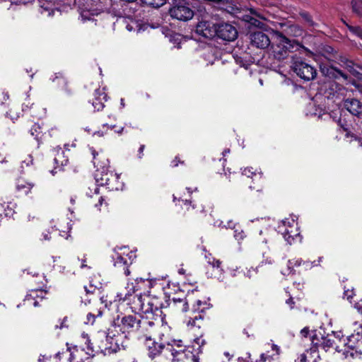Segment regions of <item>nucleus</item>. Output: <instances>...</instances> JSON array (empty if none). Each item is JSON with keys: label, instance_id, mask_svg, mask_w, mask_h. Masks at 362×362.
I'll list each match as a JSON object with an SVG mask.
<instances>
[{"label": "nucleus", "instance_id": "nucleus-62", "mask_svg": "<svg viewBox=\"0 0 362 362\" xmlns=\"http://www.w3.org/2000/svg\"><path fill=\"white\" fill-rule=\"evenodd\" d=\"M272 349L273 350H278V346L276 345H275V344H273Z\"/></svg>", "mask_w": 362, "mask_h": 362}, {"label": "nucleus", "instance_id": "nucleus-44", "mask_svg": "<svg viewBox=\"0 0 362 362\" xmlns=\"http://www.w3.org/2000/svg\"><path fill=\"white\" fill-rule=\"evenodd\" d=\"M84 289L87 293H93L96 290V287L90 285L88 288L87 286H84Z\"/></svg>", "mask_w": 362, "mask_h": 362}, {"label": "nucleus", "instance_id": "nucleus-6", "mask_svg": "<svg viewBox=\"0 0 362 362\" xmlns=\"http://www.w3.org/2000/svg\"><path fill=\"white\" fill-rule=\"evenodd\" d=\"M144 337L146 339L144 344L148 356L151 360L156 359L155 362H165L163 353H164L165 355L170 354V353L168 351H165V350L170 348L169 346L165 347L163 344L155 341L150 336L147 335Z\"/></svg>", "mask_w": 362, "mask_h": 362}, {"label": "nucleus", "instance_id": "nucleus-49", "mask_svg": "<svg viewBox=\"0 0 362 362\" xmlns=\"http://www.w3.org/2000/svg\"><path fill=\"white\" fill-rule=\"evenodd\" d=\"M33 163V158L31 156H29L28 158L23 161V163L26 165H29L30 163Z\"/></svg>", "mask_w": 362, "mask_h": 362}, {"label": "nucleus", "instance_id": "nucleus-32", "mask_svg": "<svg viewBox=\"0 0 362 362\" xmlns=\"http://www.w3.org/2000/svg\"><path fill=\"white\" fill-rule=\"evenodd\" d=\"M349 31L362 40V28L360 26H352L346 24Z\"/></svg>", "mask_w": 362, "mask_h": 362}, {"label": "nucleus", "instance_id": "nucleus-42", "mask_svg": "<svg viewBox=\"0 0 362 362\" xmlns=\"http://www.w3.org/2000/svg\"><path fill=\"white\" fill-rule=\"evenodd\" d=\"M354 295L353 290H346L344 293V298H346L347 300H350Z\"/></svg>", "mask_w": 362, "mask_h": 362}, {"label": "nucleus", "instance_id": "nucleus-64", "mask_svg": "<svg viewBox=\"0 0 362 362\" xmlns=\"http://www.w3.org/2000/svg\"><path fill=\"white\" fill-rule=\"evenodd\" d=\"M359 329L361 330V337H362V324L359 325Z\"/></svg>", "mask_w": 362, "mask_h": 362}, {"label": "nucleus", "instance_id": "nucleus-48", "mask_svg": "<svg viewBox=\"0 0 362 362\" xmlns=\"http://www.w3.org/2000/svg\"><path fill=\"white\" fill-rule=\"evenodd\" d=\"M346 136L347 137H349V136L354 137V136H353L352 134H350V132H347V133H346ZM354 138H355V143H356L358 146H361V148H362V144H361V140H360V139H358L356 136H354Z\"/></svg>", "mask_w": 362, "mask_h": 362}, {"label": "nucleus", "instance_id": "nucleus-22", "mask_svg": "<svg viewBox=\"0 0 362 362\" xmlns=\"http://www.w3.org/2000/svg\"><path fill=\"white\" fill-rule=\"evenodd\" d=\"M106 98L107 95L104 92L100 90H96L95 98L93 102V106L94 107L95 110L100 111L103 109L105 106L103 100L106 101Z\"/></svg>", "mask_w": 362, "mask_h": 362}, {"label": "nucleus", "instance_id": "nucleus-9", "mask_svg": "<svg viewBox=\"0 0 362 362\" xmlns=\"http://www.w3.org/2000/svg\"><path fill=\"white\" fill-rule=\"evenodd\" d=\"M167 351L173 357L172 362H199L198 358L190 350H175L173 348L168 349L165 350V351Z\"/></svg>", "mask_w": 362, "mask_h": 362}, {"label": "nucleus", "instance_id": "nucleus-37", "mask_svg": "<svg viewBox=\"0 0 362 362\" xmlns=\"http://www.w3.org/2000/svg\"><path fill=\"white\" fill-rule=\"evenodd\" d=\"M345 64L346 67L354 76H357L360 74V73L354 68V64L353 62L347 60L345 62Z\"/></svg>", "mask_w": 362, "mask_h": 362}, {"label": "nucleus", "instance_id": "nucleus-52", "mask_svg": "<svg viewBox=\"0 0 362 362\" xmlns=\"http://www.w3.org/2000/svg\"><path fill=\"white\" fill-rule=\"evenodd\" d=\"M196 343L199 346H203L205 344V340L202 338H197L196 339Z\"/></svg>", "mask_w": 362, "mask_h": 362}, {"label": "nucleus", "instance_id": "nucleus-58", "mask_svg": "<svg viewBox=\"0 0 362 362\" xmlns=\"http://www.w3.org/2000/svg\"><path fill=\"white\" fill-rule=\"evenodd\" d=\"M105 132L103 131H98L94 133V135H98V136H103Z\"/></svg>", "mask_w": 362, "mask_h": 362}, {"label": "nucleus", "instance_id": "nucleus-43", "mask_svg": "<svg viewBox=\"0 0 362 362\" xmlns=\"http://www.w3.org/2000/svg\"><path fill=\"white\" fill-rule=\"evenodd\" d=\"M209 263L212 266L213 268L218 269L220 268L221 262L219 260L214 259L212 262L209 261Z\"/></svg>", "mask_w": 362, "mask_h": 362}, {"label": "nucleus", "instance_id": "nucleus-10", "mask_svg": "<svg viewBox=\"0 0 362 362\" xmlns=\"http://www.w3.org/2000/svg\"><path fill=\"white\" fill-rule=\"evenodd\" d=\"M250 44L252 47L264 49L272 45V40L269 35L264 32L257 31L250 34Z\"/></svg>", "mask_w": 362, "mask_h": 362}, {"label": "nucleus", "instance_id": "nucleus-28", "mask_svg": "<svg viewBox=\"0 0 362 362\" xmlns=\"http://www.w3.org/2000/svg\"><path fill=\"white\" fill-rule=\"evenodd\" d=\"M46 292L42 290H35L32 291L31 293L26 296L25 301L28 302L30 300H35V298H40L42 300L45 298Z\"/></svg>", "mask_w": 362, "mask_h": 362}, {"label": "nucleus", "instance_id": "nucleus-40", "mask_svg": "<svg viewBox=\"0 0 362 362\" xmlns=\"http://www.w3.org/2000/svg\"><path fill=\"white\" fill-rule=\"evenodd\" d=\"M110 339L112 341H115V346H112V344L110 345V346H109L108 348H107L108 350H109V352L112 351V352H116L118 349H119V347L117 344V339H114L113 338H110ZM110 344H112V341L110 342Z\"/></svg>", "mask_w": 362, "mask_h": 362}, {"label": "nucleus", "instance_id": "nucleus-51", "mask_svg": "<svg viewBox=\"0 0 362 362\" xmlns=\"http://www.w3.org/2000/svg\"><path fill=\"white\" fill-rule=\"evenodd\" d=\"M308 332H309V329H308V328L305 327V328H303V329L301 330L300 334H301L303 337H307V335H308Z\"/></svg>", "mask_w": 362, "mask_h": 362}, {"label": "nucleus", "instance_id": "nucleus-29", "mask_svg": "<svg viewBox=\"0 0 362 362\" xmlns=\"http://www.w3.org/2000/svg\"><path fill=\"white\" fill-rule=\"evenodd\" d=\"M57 156L54 159V163L58 166H63V165H66V163L68 162V159L66 158L65 156H64V151L61 148H59V150H57Z\"/></svg>", "mask_w": 362, "mask_h": 362}, {"label": "nucleus", "instance_id": "nucleus-5", "mask_svg": "<svg viewBox=\"0 0 362 362\" xmlns=\"http://www.w3.org/2000/svg\"><path fill=\"white\" fill-rule=\"evenodd\" d=\"M169 14L173 18L187 21L193 18L194 13L187 0H174Z\"/></svg>", "mask_w": 362, "mask_h": 362}, {"label": "nucleus", "instance_id": "nucleus-33", "mask_svg": "<svg viewBox=\"0 0 362 362\" xmlns=\"http://www.w3.org/2000/svg\"><path fill=\"white\" fill-rule=\"evenodd\" d=\"M126 265H127V260L123 257L117 255L115 260L114 266L118 268H123Z\"/></svg>", "mask_w": 362, "mask_h": 362}, {"label": "nucleus", "instance_id": "nucleus-60", "mask_svg": "<svg viewBox=\"0 0 362 362\" xmlns=\"http://www.w3.org/2000/svg\"><path fill=\"white\" fill-rule=\"evenodd\" d=\"M38 305H39V301L37 300H35V301L33 302V305L35 307H37V306H38Z\"/></svg>", "mask_w": 362, "mask_h": 362}, {"label": "nucleus", "instance_id": "nucleus-8", "mask_svg": "<svg viewBox=\"0 0 362 362\" xmlns=\"http://www.w3.org/2000/svg\"><path fill=\"white\" fill-rule=\"evenodd\" d=\"M298 223L294 219H285L282 221L281 225L279 226V232L281 233L284 239L291 245L296 239L300 238V233L297 227Z\"/></svg>", "mask_w": 362, "mask_h": 362}, {"label": "nucleus", "instance_id": "nucleus-54", "mask_svg": "<svg viewBox=\"0 0 362 362\" xmlns=\"http://www.w3.org/2000/svg\"><path fill=\"white\" fill-rule=\"evenodd\" d=\"M122 269L124 270V273L126 276H128L130 274V271L127 265Z\"/></svg>", "mask_w": 362, "mask_h": 362}, {"label": "nucleus", "instance_id": "nucleus-59", "mask_svg": "<svg viewBox=\"0 0 362 362\" xmlns=\"http://www.w3.org/2000/svg\"><path fill=\"white\" fill-rule=\"evenodd\" d=\"M120 105H121V106H122V107H124L125 106L124 100V99H123V98H122V99L120 100Z\"/></svg>", "mask_w": 362, "mask_h": 362}, {"label": "nucleus", "instance_id": "nucleus-55", "mask_svg": "<svg viewBox=\"0 0 362 362\" xmlns=\"http://www.w3.org/2000/svg\"><path fill=\"white\" fill-rule=\"evenodd\" d=\"M66 321H67V317H65L64 318V320H63V322H62V324H61V325L59 327L60 329H62V328H63L64 327H68L66 325H65V323H66Z\"/></svg>", "mask_w": 362, "mask_h": 362}, {"label": "nucleus", "instance_id": "nucleus-50", "mask_svg": "<svg viewBox=\"0 0 362 362\" xmlns=\"http://www.w3.org/2000/svg\"><path fill=\"white\" fill-rule=\"evenodd\" d=\"M286 304L290 305L291 308H293L294 301H293V299L291 297L289 298L288 300H286Z\"/></svg>", "mask_w": 362, "mask_h": 362}, {"label": "nucleus", "instance_id": "nucleus-1", "mask_svg": "<svg viewBox=\"0 0 362 362\" xmlns=\"http://www.w3.org/2000/svg\"><path fill=\"white\" fill-rule=\"evenodd\" d=\"M113 325L124 334L126 338L151 335L155 331L153 321L141 316L128 315L122 317L118 316L113 321Z\"/></svg>", "mask_w": 362, "mask_h": 362}, {"label": "nucleus", "instance_id": "nucleus-27", "mask_svg": "<svg viewBox=\"0 0 362 362\" xmlns=\"http://www.w3.org/2000/svg\"><path fill=\"white\" fill-rule=\"evenodd\" d=\"M351 4L353 13L362 19V0H352Z\"/></svg>", "mask_w": 362, "mask_h": 362}, {"label": "nucleus", "instance_id": "nucleus-36", "mask_svg": "<svg viewBox=\"0 0 362 362\" xmlns=\"http://www.w3.org/2000/svg\"><path fill=\"white\" fill-rule=\"evenodd\" d=\"M300 16L310 26H314L315 23L313 22L311 16L307 12L300 13Z\"/></svg>", "mask_w": 362, "mask_h": 362}, {"label": "nucleus", "instance_id": "nucleus-14", "mask_svg": "<svg viewBox=\"0 0 362 362\" xmlns=\"http://www.w3.org/2000/svg\"><path fill=\"white\" fill-rule=\"evenodd\" d=\"M344 107L352 115L362 117V103L355 98H348L344 101Z\"/></svg>", "mask_w": 362, "mask_h": 362}, {"label": "nucleus", "instance_id": "nucleus-16", "mask_svg": "<svg viewBox=\"0 0 362 362\" xmlns=\"http://www.w3.org/2000/svg\"><path fill=\"white\" fill-rule=\"evenodd\" d=\"M320 71L323 75L332 78H338L339 77H342L346 80L348 78L346 74H344L341 71L333 66H320Z\"/></svg>", "mask_w": 362, "mask_h": 362}, {"label": "nucleus", "instance_id": "nucleus-39", "mask_svg": "<svg viewBox=\"0 0 362 362\" xmlns=\"http://www.w3.org/2000/svg\"><path fill=\"white\" fill-rule=\"evenodd\" d=\"M103 127L105 128V127H107V129H115V132H117V134H121L124 130V127H122L119 129H116V126L115 125H108L107 124H104L103 125Z\"/></svg>", "mask_w": 362, "mask_h": 362}, {"label": "nucleus", "instance_id": "nucleus-4", "mask_svg": "<svg viewBox=\"0 0 362 362\" xmlns=\"http://www.w3.org/2000/svg\"><path fill=\"white\" fill-rule=\"evenodd\" d=\"M355 334H352L351 336L342 339L344 348H341L339 346H336V351L341 353L344 356V358H361L362 352L355 350V341H358L362 339L361 330L359 329V327L355 330ZM339 340L341 341V339Z\"/></svg>", "mask_w": 362, "mask_h": 362}, {"label": "nucleus", "instance_id": "nucleus-46", "mask_svg": "<svg viewBox=\"0 0 362 362\" xmlns=\"http://www.w3.org/2000/svg\"><path fill=\"white\" fill-rule=\"evenodd\" d=\"M87 341H88V344H87V350H88L87 354L88 355L93 356V353L94 351H93V347L90 346V340H87Z\"/></svg>", "mask_w": 362, "mask_h": 362}, {"label": "nucleus", "instance_id": "nucleus-21", "mask_svg": "<svg viewBox=\"0 0 362 362\" xmlns=\"http://www.w3.org/2000/svg\"><path fill=\"white\" fill-rule=\"evenodd\" d=\"M35 186L33 182H28L24 180H18L16 183V190L23 194H28Z\"/></svg>", "mask_w": 362, "mask_h": 362}, {"label": "nucleus", "instance_id": "nucleus-47", "mask_svg": "<svg viewBox=\"0 0 362 362\" xmlns=\"http://www.w3.org/2000/svg\"><path fill=\"white\" fill-rule=\"evenodd\" d=\"M181 342H182L181 341H177V342H175L174 345H173V346H169L170 348H172V347H173L175 350H176V349H175V346H177V347L179 349L178 350H180V349H182V350H183V349H185V348H183V346L181 344Z\"/></svg>", "mask_w": 362, "mask_h": 362}, {"label": "nucleus", "instance_id": "nucleus-24", "mask_svg": "<svg viewBox=\"0 0 362 362\" xmlns=\"http://www.w3.org/2000/svg\"><path fill=\"white\" fill-rule=\"evenodd\" d=\"M15 206L16 204L12 202L1 204L0 216H2L4 215L5 217L12 216L15 212Z\"/></svg>", "mask_w": 362, "mask_h": 362}, {"label": "nucleus", "instance_id": "nucleus-34", "mask_svg": "<svg viewBox=\"0 0 362 362\" xmlns=\"http://www.w3.org/2000/svg\"><path fill=\"white\" fill-rule=\"evenodd\" d=\"M52 81L56 82L59 86H64L66 83V79L61 74H56L55 77L52 78Z\"/></svg>", "mask_w": 362, "mask_h": 362}, {"label": "nucleus", "instance_id": "nucleus-31", "mask_svg": "<svg viewBox=\"0 0 362 362\" xmlns=\"http://www.w3.org/2000/svg\"><path fill=\"white\" fill-rule=\"evenodd\" d=\"M102 315V311L98 310L97 314L93 313H88L86 315V320L84 321V323L86 325H93L95 322V318L97 317H100Z\"/></svg>", "mask_w": 362, "mask_h": 362}, {"label": "nucleus", "instance_id": "nucleus-61", "mask_svg": "<svg viewBox=\"0 0 362 362\" xmlns=\"http://www.w3.org/2000/svg\"><path fill=\"white\" fill-rule=\"evenodd\" d=\"M230 152V150L229 149H226L223 152V156L226 155L227 153H228Z\"/></svg>", "mask_w": 362, "mask_h": 362}, {"label": "nucleus", "instance_id": "nucleus-38", "mask_svg": "<svg viewBox=\"0 0 362 362\" xmlns=\"http://www.w3.org/2000/svg\"><path fill=\"white\" fill-rule=\"evenodd\" d=\"M93 15L89 11H83L81 13V17L83 21L93 20Z\"/></svg>", "mask_w": 362, "mask_h": 362}, {"label": "nucleus", "instance_id": "nucleus-18", "mask_svg": "<svg viewBox=\"0 0 362 362\" xmlns=\"http://www.w3.org/2000/svg\"><path fill=\"white\" fill-rule=\"evenodd\" d=\"M169 307L172 308L173 309L180 311L182 313H185L188 310V301L187 299L185 298H173L172 300H170V303L168 304Z\"/></svg>", "mask_w": 362, "mask_h": 362}, {"label": "nucleus", "instance_id": "nucleus-30", "mask_svg": "<svg viewBox=\"0 0 362 362\" xmlns=\"http://www.w3.org/2000/svg\"><path fill=\"white\" fill-rule=\"evenodd\" d=\"M143 4L153 8H159L165 4L167 0H141Z\"/></svg>", "mask_w": 362, "mask_h": 362}, {"label": "nucleus", "instance_id": "nucleus-7", "mask_svg": "<svg viewBox=\"0 0 362 362\" xmlns=\"http://www.w3.org/2000/svg\"><path fill=\"white\" fill-rule=\"evenodd\" d=\"M292 69L300 78L305 81L313 80L317 75L316 69L301 59L292 57Z\"/></svg>", "mask_w": 362, "mask_h": 362}, {"label": "nucleus", "instance_id": "nucleus-17", "mask_svg": "<svg viewBox=\"0 0 362 362\" xmlns=\"http://www.w3.org/2000/svg\"><path fill=\"white\" fill-rule=\"evenodd\" d=\"M319 358L316 347H312L305 350L303 354H300L298 358V362H317Z\"/></svg>", "mask_w": 362, "mask_h": 362}, {"label": "nucleus", "instance_id": "nucleus-25", "mask_svg": "<svg viewBox=\"0 0 362 362\" xmlns=\"http://www.w3.org/2000/svg\"><path fill=\"white\" fill-rule=\"evenodd\" d=\"M286 33L293 37H300L303 34V30L299 25L293 24L286 28Z\"/></svg>", "mask_w": 362, "mask_h": 362}, {"label": "nucleus", "instance_id": "nucleus-11", "mask_svg": "<svg viewBox=\"0 0 362 362\" xmlns=\"http://www.w3.org/2000/svg\"><path fill=\"white\" fill-rule=\"evenodd\" d=\"M216 36L226 41H233L238 36L236 28L229 23H221L217 25Z\"/></svg>", "mask_w": 362, "mask_h": 362}, {"label": "nucleus", "instance_id": "nucleus-13", "mask_svg": "<svg viewBox=\"0 0 362 362\" xmlns=\"http://www.w3.org/2000/svg\"><path fill=\"white\" fill-rule=\"evenodd\" d=\"M141 312L144 313H154L160 308V300L148 294L144 293L143 303Z\"/></svg>", "mask_w": 362, "mask_h": 362}, {"label": "nucleus", "instance_id": "nucleus-2", "mask_svg": "<svg viewBox=\"0 0 362 362\" xmlns=\"http://www.w3.org/2000/svg\"><path fill=\"white\" fill-rule=\"evenodd\" d=\"M93 164L96 168L95 178L100 185H106L111 190H122L124 184L119 181V175L109 171V161L107 159L100 162L97 158L98 153L92 150Z\"/></svg>", "mask_w": 362, "mask_h": 362}, {"label": "nucleus", "instance_id": "nucleus-56", "mask_svg": "<svg viewBox=\"0 0 362 362\" xmlns=\"http://www.w3.org/2000/svg\"><path fill=\"white\" fill-rule=\"evenodd\" d=\"M144 148H145V146L144 145H141L139 149V158H141V155L143 153V151L144 150Z\"/></svg>", "mask_w": 362, "mask_h": 362}, {"label": "nucleus", "instance_id": "nucleus-12", "mask_svg": "<svg viewBox=\"0 0 362 362\" xmlns=\"http://www.w3.org/2000/svg\"><path fill=\"white\" fill-rule=\"evenodd\" d=\"M216 30L217 26L206 20H202L199 22L196 28L197 33L206 38H213L216 36Z\"/></svg>", "mask_w": 362, "mask_h": 362}, {"label": "nucleus", "instance_id": "nucleus-26", "mask_svg": "<svg viewBox=\"0 0 362 362\" xmlns=\"http://www.w3.org/2000/svg\"><path fill=\"white\" fill-rule=\"evenodd\" d=\"M301 259H291L288 262L287 268L281 271L283 275H289L293 272V267H298L301 264Z\"/></svg>", "mask_w": 362, "mask_h": 362}, {"label": "nucleus", "instance_id": "nucleus-53", "mask_svg": "<svg viewBox=\"0 0 362 362\" xmlns=\"http://www.w3.org/2000/svg\"><path fill=\"white\" fill-rule=\"evenodd\" d=\"M11 3H16V4H26L27 1L25 0H10Z\"/></svg>", "mask_w": 362, "mask_h": 362}, {"label": "nucleus", "instance_id": "nucleus-15", "mask_svg": "<svg viewBox=\"0 0 362 362\" xmlns=\"http://www.w3.org/2000/svg\"><path fill=\"white\" fill-rule=\"evenodd\" d=\"M144 294H129L124 295L123 300L128 301L132 305V308L135 311H141L142 308Z\"/></svg>", "mask_w": 362, "mask_h": 362}, {"label": "nucleus", "instance_id": "nucleus-20", "mask_svg": "<svg viewBox=\"0 0 362 362\" xmlns=\"http://www.w3.org/2000/svg\"><path fill=\"white\" fill-rule=\"evenodd\" d=\"M337 337H339V334H338L337 337L327 335V337H322L320 346L325 351H328L333 347L336 349V346L338 345L337 344L334 338Z\"/></svg>", "mask_w": 362, "mask_h": 362}, {"label": "nucleus", "instance_id": "nucleus-45", "mask_svg": "<svg viewBox=\"0 0 362 362\" xmlns=\"http://www.w3.org/2000/svg\"><path fill=\"white\" fill-rule=\"evenodd\" d=\"M234 233H234V237L235 238L236 240H240L243 239L244 235H243V231L237 233V230H235Z\"/></svg>", "mask_w": 362, "mask_h": 362}, {"label": "nucleus", "instance_id": "nucleus-3", "mask_svg": "<svg viewBox=\"0 0 362 362\" xmlns=\"http://www.w3.org/2000/svg\"><path fill=\"white\" fill-rule=\"evenodd\" d=\"M276 39L271 45V54L278 61L286 59L289 54L298 51L303 46L295 40H291L281 33L274 32Z\"/></svg>", "mask_w": 362, "mask_h": 362}, {"label": "nucleus", "instance_id": "nucleus-63", "mask_svg": "<svg viewBox=\"0 0 362 362\" xmlns=\"http://www.w3.org/2000/svg\"><path fill=\"white\" fill-rule=\"evenodd\" d=\"M357 88L358 89V90L362 93V89L361 88V86L359 85L356 86Z\"/></svg>", "mask_w": 362, "mask_h": 362}, {"label": "nucleus", "instance_id": "nucleus-35", "mask_svg": "<svg viewBox=\"0 0 362 362\" xmlns=\"http://www.w3.org/2000/svg\"><path fill=\"white\" fill-rule=\"evenodd\" d=\"M30 134L33 136H35V138L36 139H38V136H40V134H41V128L37 124H35L30 129Z\"/></svg>", "mask_w": 362, "mask_h": 362}, {"label": "nucleus", "instance_id": "nucleus-19", "mask_svg": "<svg viewBox=\"0 0 362 362\" xmlns=\"http://www.w3.org/2000/svg\"><path fill=\"white\" fill-rule=\"evenodd\" d=\"M216 9L223 10L231 14H237L240 11L239 7L229 0H220Z\"/></svg>", "mask_w": 362, "mask_h": 362}, {"label": "nucleus", "instance_id": "nucleus-41", "mask_svg": "<svg viewBox=\"0 0 362 362\" xmlns=\"http://www.w3.org/2000/svg\"><path fill=\"white\" fill-rule=\"evenodd\" d=\"M243 175H246L247 177H251L253 175H255V173L252 170V168H246L243 171Z\"/></svg>", "mask_w": 362, "mask_h": 362}, {"label": "nucleus", "instance_id": "nucleus-23", "mask_svg": "<svg viewBox=\"0 0 362 362\" xmlns=\"http://www.w3.org/2000/svg\"><path fill=\"white\" fill-rule=\"evenodd\" d=\"M39 12L47 16H52L55 14V13H59L60 11L57 8H55L52 6V4L48 2H44L42 5L40 6Z\"/></svg>", "mask_w": 362, "mask_h": 362}, {"label": "nucleus", "instance_id": "nucleus-57", "mask_svg": "<svg viewBox=\"0 0 362 362\" xmlns=\"http://www.w3.org/2000/svg\"><path fill=\"white\" fill-rule=\"evenodd\" d=\"M103 201H104L103 198L102 197H100L98 200V203L95 204V206L98 207L99 206H101L103 204Z\"/></svg>", "mask_w": 362, "mask_h": 362}]
</instances>
